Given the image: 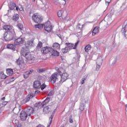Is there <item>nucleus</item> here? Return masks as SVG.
<instances>
[{"label":"nucleus","instance_id":"1","mask_svg":"<svg viewBox=\"0 0 127 127\" xmlns=\"http://www.w3.org/2000/svg\"><path fill=\"white\" fill-rule=\"evenodd\" d=\"M57 72L61 77V81L62 83H64V82H65L67 79H68V77L69 76V75L67 74V73L64 72L65 69L63 68V67H60L58 69Z\"/></svg>","mask_w":127,"mask_h":127},{"label":"nucleus","instance_id":"2","mask_svg":"<svg viewBox=\"0 0 127 127\" xmlns=\"http://www.w3.org/2000/svg\"><path fill=\"white\" fill-rule=\"evenodd\" d=\"M4 39L6 42H8V41L14 39V31L8 32L7 34L6 32H5L4 34Z\"/></svg>","mask_w":127,"mask_h":127},{"label":"nucleus","instance_id":"3","mask_svg":"<svg viewBox=\"0 0 127 127\" xmlns=\"http://www.w3.org/2000/svg\"><path fill=\"white\" fill-rule=\"evenodd\" d=\"M32 20L34 21L36 23H41L42 20H43V18L40 15H38L34 14L32 17Z\"/></svg>","mask_w":127,"mask_h":127},{"label":"nucleus","instance_id":"4","mask_svg":"<svg viewBox=\"0 0 127 127\" xmlns=\"http://www.w3.org/2000/svg\"><path fill=\"white\" fill-rule=\"evenodd\" d=\"M59 76V73L58 72H55L51 76V82L52 84H55L56 80H58V78L57 76Z\"/></svg>","mask_w":127,"mask_h":127},{"label":"nucleus","instance_id":"5","mask_svg":"<svg viewBox=\"0 0 127 127\" xmlns=\"http://www.w3.org/2000/svg\"><path fill=\"white\" fill-rule=\"evenodd\" d=\"M34 111L33 108L30 106L26 107L24 111L29 117L31 116V114H33Z\"/></svg>","mask_w":127,"mask_h":127},{"label":"nucleus","instance_id":"6","mask_svg":"<svg viewBox=\"0 0 127 127\" xmlns=\"http://www.w3.org/2000/svg\"><path fill=\"white\" fill-rule=\"evenodd\" d=\"M33 88L35 90H39L41 88V82L39 80H36L33 82Z\"/></svg>","mask_w":127,"mask_h":127},{"label":"nucleus","instance_id":"7","mask_svg":"<svg viewBox=\"0 0 127 127\" xmlns=\"http://www.w3.org/2000/svg\"><path fill=\"white\" fill-rule=\"evenodd\" d=\"M51 50H52V48L49 47H45L41 49L42 53L44 54H47V53H50Z\"/></svg>","mask_w":127,"mask_h":127},{"label":"nucleus","instance_id":"8","mask_svg":"<svg viewBox=\"0 0 127 127\" xmlns=\"http://www.w3.org/2000/svg\"><path fill=\"white\" fill-rule=\"evenodd\" d=\"M28 117V115L27 114L26 112L24 111H22L20 114V118L22 121H26V119Z\"/></svg>","mask_w":127,"mask_h":127},{"label":"nucleus","instance_id":"9","mask_svg":"<svg viewBox=\"0 0 127 127\" xmlns=\"http://www.w3.org/2000/svg\"><path fill=\"white\" fill-rule=\"evenodd\" d=\"M24 43V39L22 38H18L15 40L14 45H19L20 44H23Z\"/></svg>","mask_w":127,"mask_h":127},{"label":"nucleus","instance_id":"10","mask_svg":"<svg viewBox=\"0 0 127 127\" xmlns=\"http://www.w3.org/2000/svg\"><path fill=\"white\" fill-rule=\"evenodd\" d=\"M24 57H25L27 60H34V56L33 54H31L30 53H26L25 54Z\"/></svg>","mask_w":127,"mask_h":127},{"label":"nucleus","instance_id":"11","mask_svg":"<svg viewBox=\"0 0 127 127\" xmlns=\"http://www.w3.org/2000/svg\"><path fill=\"white\" fill-rule=\"evenodd\" d=\"M34 97V94L33 93H31L30 95L27 96L26 98L23 100V103L24 104H26L27 102L30 101V99H32Z\"/></svg>","mask_w":127,"mask_h":127},{"label":"nucleus","instance_id":"12","mask_svg":"<svg viewBox=\"0 0 127 127\" xmlns=\"http://www.w3.org/2000/svg\"><path fill=\"white\" fill-rule=\"evenodd\" d=\"M127 23H126V22L124 23V25H123V28L121 30V32L122 34H123L125 36V37L126 38H127V35H126V32H127Z\"/></svg>","mask_w":127,"mask_h":127},{"label":"nucleus","instance_id":"13","mask_svg":"<svg viewBox=\"0 0 127 127\" xmlns=\"http://www.w3.org/2000/svg\"><path fill=\"white\" fill-rule=\"evenodd\" d=\"M51 106H48L45 107L43 109V113L44 115H46V114H49L50 112H51Z\"/></svg>","mask_w":127,"mask_h":127},{"label":"nucleus","instance_id":"14","mask_svg":"<svg viewBox=\"0 0 127 127\" xmlns=\"http://www.w3.org/2000/svg\"><path fill=\"white\" fill-rule=\"evenodd\" d=\"M29 48H28V47H26V46L25 45V47L22 48V49L21 50V53L23 55L24 57V54L27 53V51H28V49Z\"/></svg>","mask_w":127,"mask_h":127},{"label":"nucleus","instance_id":"15","mask_svg":"<svg viewBox=\"0 0 127 127\" xmlns=\"http://www.w3.org/2000/svg\"><path fill=\"white\" fill-rule=\"evenodd\" d=\"M50 53L53 56H59L60 53L58 52L57 51L54 50L52 48L51 50Z\"/></svg>","mask_w":127,"mask_h":127},{"label":"nucleus","instance_id":"16","mask_svg":"<svg viewBox=\"0 0 127 127\" xmlns=\"http://www.w3.org/2000/svg\"><path fill=\"white\" fill-rule=\"evenodd\" d=\"M15 7H16V4H15V3L11 2L9 5V8L10 10H14Z\"/></svg>","mask_w":127,"mask_h":127},{"label":"nucleus","instance_id":"17","mask_svg":"<svg viewBox=\"0 0 127 127\" xmlns=\"http://www.w3.org/2000/svg\"><path fill=\"white\" fill-rule=\"evenodd\" d=\"M35 107L37 108H44V104L41 102H39L38 103H35Z\"/></svg>","mask_w":127,"mask_h":127},{"label":"nucleus","instance_id":"18","mask_svg":"<svg viewBox=\"0 0 127 127\" xmlns=\"http://www.w3.org/2000/svg\"><path fill=\"white\" fill-rule=\"evenodd\" d=\"M96 64L98 65H102L103 64V58L99 57L97 60Z\"/></svg>","mask_w":127,"mask_h":127},{"label":"nucleus","instance_id":"19","mask_svg":"<svg viewBox=\"0 0 127 127\" xmlns=\"http://www.w3.org/2000/svg\"><path fill=\"white\" fill-rule=\"evenodd\" d=\"M6 71L7 75H9V76H12V74H13V69L8 68V69H6Z\"/></svg>","mask_w":127,"mask_h":127},{"label":"nucleus","instance_id":"20","mask_svg":"<svg viewBox=\"0 0 127 127\" xmlns=\"http://www.w3.org/2000/svg\"><path fill=\"white\" fill-rule=\"evenodd\" d=\"M99 32V26L95 27L92 31V35L95 36Z\"/></svg>","mask_w":127,"mask_h":127},{"label":"nucleus","instance_id":"21","mask_svg":"<svg viewBox=\"0 0 127 127\" xmlns=\"http://www.w3.org/2000/svg\"><path fill=\"white\" fill-rule=\"evenodd\" d=\"M65 45L67 46V48H68V49H74V44L66 43Z\"/></svg>","mask_w":127,"mask_h":127},{"label":"nucleus","instance_id":"22","mask_svg":"<svg viewBox=\"0 0 127 127\" xmlns=\"http://www.w3.org/2000/svg\"><path fill=\"white\" fill-rule=\"evenodd\" d=\"M6 48L8 49H11V50H14V49H15V46L13 44H8L6 46Z\"/></svg>","mask_w":127,"mask_h":127},{"label":"nucleus","instance_id":"23","mask_svg":"<svg viewBox=\"0 0 127 127\" xmlns=\"http://www.w3.org/2000/svg\"><path fill=\"white\" fill-rule=\"evenodd\" d=\"M87 78H88V74L84 75L82 77V78L81 79V80L80 81V83H81V84H82V85H83L85 83V81H86V80H87Z\"/></svg>","mask_w":127,"mask_h":127},{"label":"nucleus","instance_id":"24","mask_svg":"<svg viewBox=\"0 0 127 127\" xmlns=\"http://www.w3.org/2000/svg\"><path fill=\"white\" fill-rule=\"evenodd\" d=\"M15 63H16L17 65L19 66L21 64V63H23V60H22V59L19 58L18 59H17L15 62Z\"/></svg>","mask_w":127,"mask_h":127},{"label":"nucleus","instance_id":"25","mask_svg":"<svg viewBox=\"0 0 127 127\" xmlns=\"http://www.w3.org/2000/svg\"><path fill=\"white\" fill-rule=\"evenodd\" d=\"M38 6H39L40 8H41L42 9L43 8H44V7H45V4H44L43 1L41 0Z\"/></svg>","mask_w":127,"mask_h":127},{"label":"nucleus","instance_id":"26","mask_svg":"<svg viewBox=\"0 0 127 127\" xmlns=\"http://www.w3.org/2000/svg\"><path fill=\"white\" fill-rule=\"evenodd\" d=\"M44 26V24H38L37 25H35V28H38V29H42Z\"/></svg>","mask_w":127,"mask_h":127},{"label":"nucleus","instance_id":"27","mask_svg":"<svg viewBox=\"0 0 127 127\" xmlns=\"http://www.w3.org/2000/svg\"><path fill=\"white\" fill-rule=\"evenodd\" d=\"M62 17L63 19H64V20H65V19H67V12L66 11H63Z\"/></svg>","mask_w":127,"mask_h":127},{"label":"nucleus","instance_id":"28","mask_svg":"<svg viewBox=\"0 0 127 127\" xmlns=\"http://www.w3.org/2000/svg\"><path fill=\"white\" fill-rule=\"evenodd\" d=\"M91 48H92L91 45H86L85 47V52H89V51H90V50H91Z\"/></svg>","mask_w":127,"mask_h":127},{"label":"nucleus","instance_id":"29","mask_svg":"<svg viewBox=\"0 0 127 127\" xmlns=\"http://www.w3.org/2000/svg\"><path fill=\"white\" fill-rule=\"evenodd\" d=\"M33 44V41H28L25 43V46L26 47H28L29 48V46H32Z\"/></svg>","mask_w":127,"mask_h":127},{"label":"nucleus","instance_id":"30","mask_svg":"<svg viewBox=\"0 0 127 127\" xmlns=\"http://www.w3.org/2000/svg\"><path fill=\"white\" fill-rule=\"evenodd\" d=\"M53 47H54V48H55V49H59L60 50V45L58 43H55L53 44Z\"/></svg>","mask_w":127,"mask_h":127},{"label":"nucleus","instance_id":"31","mask_svg":"<svg viewBox=\"0 0 127 127\" xmlns=\"http://www.w3.org/2000/svg\"><path fill=\"white\" fill-rule=\"evenodd\" d=\"M52 27V25L51 24V22L50 21H48L46 22L44 28L45 27Z\"/></svg>","mask_w":127,"mask_h":127},{"label":"nucleus","instance_id":"32","mask_svg":"<svg viewBox=\"0 0 127 127\" xmlns=\"http://www.w3.org/2000/svg\"><path fill=\"white\" fill-rule=\"evenodd\" d=\"M46 71V69L44 68H38L37 69V72L39 73H44V72Z\"/></svg>","mask_w":127,"mask_h":127},{"label":"nucleus","instance_id":"33","mask_svg":"<svg viewBox=\"0 0 127 127\" xmlns=\"http://www.w3.org/2000/svg\"><path fill=\"white\" fill-rule=\"evenodd\" d=\"M50 101V98L49 97H47V98L42 102L43 104L45 106L46 104H48L49 102Z\"/></svg>","mask_w":127,"mask_h":127},{"label":"nucleus","instance_id":"34","mask_svg":"<svg viewBox=\"0 0 127 127\" xmlns=\"http://www.w3.org/2000/svg\"><path fill=\"white\" fill-rule=\"evenodd\" d=\"M19 19V16L18 15V14L14 15L12 17V19H13V20H14V21H17V20H18Z\"/></svg>","mask_w":127,"mask_h":127},{"label":"nucleus","instance_id":"35","mask_svg":"<svg viewBox=\"0 0 127 127\" xmlns=\"http://www.w3.org/2000/svg\"><path fill=\"white\" fill-rule=\"evenodd\" d=\"M3 28L4 30H11V27H10L9 25H4L3 27Z\"/></svg>","mask_w":127,"mask_h":127},{"label":"nucleus","instance_id":"36","mask_svg":"<svg viewBox=\"0 0 127 127\" xmlns=\"http://www.w3.org/2000/svg\"><path fill=\"white\" fill-rule=\"evenodd\" d=\"M45 30L47 31V32H51V31L52 30V27H46L44 28Z\"/></svg>","mask_w":127,"mask_h":127},{"label":"nucleus","instance_id":"37","mask_svg":"<svg viewBox=\"0 0 127 127\" xmlns=\"http://www.w3.org/2000/svg\"><path fill=\"white\" fill-rule=\"evenodd\" d=\"M14 79V77H10L8 80H7L6 81V82L7 83V84H9V83H11V82H13V81H14V79Z\"/></svg>","mask_w":127,"mask_h":127},{"label":"nucleus","instance_id":"38","mask_svg":"<svg viewBox=\"0 0 127 127\" xmlns=\"http://www.w3.org/2000/svg\"><path fill=\"white\" fill-rule=\"evenodd\" d=\"M87 103H88V100L85 99H82L80 104L83 105L85 106V105H86V104H87Z\"/></svg>","mask_w":127,"mask_h":127},{"label":"nucleus","instance_id":"39","mask_svg":"<svg viewBox=\"0 0 127 127\" xmlns=\"http://www.w3.org/2000/svg\"><path fill=\"white\" fill-rule=\"evenodd\" d=\"M53 117H54V115L52 114L51 117L49 118V120L50 121V122L49 123V125L47 126V127H50V126H51V124L52 123V119H53Z\"/></svg>","mask_w":127,"mask_h":127},{"label":"nucleus","instance_id":"40","mask_svg":"<svg viewBox=\"0 0 127 127\" xmlns=\"http://www.w3.org/2000/svg\"><path fill=\"white\" fill-rule=\"evenodd\" d=\"M6 77H7V76L4 74L3 72H1L0 73V77L1 79H6Z\"/></svg>","mask_w":127,"mask_h":127},{"label":"nucleus","instance_id":"41","mask_svg":"<svg viewBox=\"0 0 127 127\" xmlns=\"http://www.w3.org/2000/svg\"><path fill=\"white\" fill-rule=\"evenodd\" d=\"M17 26L19 30H22V28H23V25L21 23H19L17 24Z\"/></svg>","mask_w":127,"mask_h":127},{"label":"nucleus","instance_id":"42","mask_svg":"<svg viewBox=\"0 0 127 127\" xmlns=\"http://www.w3.org/2000/svg\"><path fill=\"white\" fill-rule=\"evenodd\" d=\"M23 77L24 78V79H27V78H28V77H29V74L28 73V72H25L23 74Z\"/></svg>","mask_w":127,"mask_h":127},{"label":"nucleus","instance_id":"43","mask_svg":"<svg viewBox=\"0 0 127 127\" xmlns=\"http://www.w3.org/2000/svg\"><path fill=\"white\" fill-rule=\"evenodd\" d=\"M42 43L41 42H39L37 45V49H40L41 47H42Z\"/></svg>","mask_w":127,"mask_h":127},{"label":"nucleus","instance_id":"44","mask_svg":"<svg viewBox=\"0 0 127 127\" xmlns=\"http://www.w3.org/2000/svg\"><path fill=\"white\" fill-rule=\"evenodd\" d=\"M84 107H85V105H84L83 104H80V107H79V110H80L81 113H82V112H83V111H84Z\"/></svg>","mask_w":127,"mask_h":127},{"label":"nucleus","instance_id":"45","mask_svg":"<svg viewBox=\"0 0 127 127\" xmlns=\"http://www.w3.org/2000/svg\"><path fill=\"white\" fill-rule=\"evenodd\" d=\"M62 51L63 53H67L68 52V47H65L64 49H62Z\"/></svg>","mask_w":127,"mask_h":127},{"label":"nucleus","instance_id":"46","mask_svg":"<svg viewBox=\"0 0 127 127\" xmlns=\"http://www.w3.org/2000/svg\"><path fill=\"white\" fill-rule=\"evenodd\" d=\"M47 86L45 84L43 83V84L41 85V87H40V89H41L42 91H43V90L45 89V88H46Z\"/></svg>","mask_w":127,"mask_h":127},{"label":"nucleus","instance_id":"47","mask_svg":"<svg viewBox=\"0 0 127 127\" xmlns=\"http://www.w3.org/2000/svg\"><path fill=\"white\" fill-rule=\"evenodd\" d=\"M63 11H64L61 10V11H59L58 12V15L59 17H62V14L63 13Z\"/></svg>","mask_w":127,"mask_h":127},{"label":"nucleus","instance_id":"48","mask_svg":"<svg viewBox=\"0 0 127 127\" xmlns=\"http://www.w3.org/2000/svg\"><path fill=\"white\" fill-rule=\"evenodd\" d=\"M101 66H102V65L98 64H96V71H99V70H100V68H101Z\"/></svg>","mask_w":127,"mask_h":127},{"label":"nucleus","instance_id":"49","mask_svg":"<svg viewBox=\"0 0 127 127\" xmlns=\"http://www.w3.org/2000/svg\"><path fill=\"white\" fill-rule=\"evenodd\" d=\"M79 43L80 41H77V42L75 44L73 49H76V48H77V46H78V45L79 44Z\"/></svg>","mask_w":127,"mask_h":127},{"label":"nucleus","instance_id":"50","mask_svg":"<svg viewBox=\"0 0 127 127\" xmlns=\"http://www.w3.org/2000/svg\"><path fill=\"white\" fill-rule=\"evenodd\" d=\"M69 121V123H70L71 124L73 123V116H72V115L70 116Z\"/></svg>","mask_w":127,"mask_h":127},{"label":"nucleus","instance_id":"51","mask_svg":"<svg viewBox=\"0 0 127 127\" xmlns=\"http://www.w3.org/2000/svg\"><path fill=\"white\" fill-rule=\"evenodd\" d=\"M27 72H28V73H29V75H31V74L34 72V70L33 69H31Z\"/></svg>","mask_w":127,"mask_h":127},{"label":"nucleus","instance_id":"52","mask_svg":"<svg viewBox=\"0 0 127 127\" xmlns=\"http://www.w3.org/2000/svg\"><path fill=\"white\" fill-rule=\"evenodd\" d=\"M80 26H81V24H80V23H78V25L76 26V29H78V30H81V27H80Z\"/></svg>","mask_w":127,"mask_h":127},{"label":"nucleus","instance_id":"53","mask_svg":"<svg viewBox=\"0 0 127 127\" xmlns=\"http://www.w3.org/2000/svg\"><path fill=\"white\" fill-rule=\"evenodd\" d=\"M105 0V2L106 3H108V5L109 4H110V3H111V2L112 1V0Z\"/></svg>","mask_w":127,"mask_h":127},{"label":"nucleus","instance_id":"54","mask_svg":"<svg viewBox=\"0 0 127 127\" xmlns=\"http://www.w3.org/2000/svg\"><path fill=\"white\" fill-rule=\"evenodd\" d=\"M118 60V59L117 58H115L114 59V61H113V64H115V63H117V61Z\"/></svg>","mask_w":127,"mask_h":127},{"label":"nucleus","instance_id":"55","mask_svg":"<svg viewBox=\"0 0 127 127\" xmlns=\"http://www.w3.org/2000/svg\"><path fill=\"white\" fill-rule=\"evenodd\" d=\"M7 103H8V102H7V101H4V102H2V105L3 106H6V105H7Z\"/></svg>","mask_w":127,"mask_h":127},{"label":"nucleus","instance_id":"56","mask_svg":"<svg viewBox=\"0 0 127 127\" xmlns=\"http://www.w3.org/2000/svg\"><path fill=\"white\" fill-rule=\"evenodd\" d=\"M53 95V91H51L49 93L48 96H52Z\"/></svg>","mask_w":127,"mask_h":127},{"label":"nucleus","instance_id":"57","mask_svg":"<svg viewBox=\"0 0 127 127\" xmlns=\"http://www.w3.org/2000/svg\"><path fill=\"white\" fill-rule=\"evenodd\" d=\"M39 91H38V90H36L35 91V93H34V97H35V96H36V95H37V94H38V93H39Z\"/></svg>","mask_w":127,"mask_h":127},{"label":"nucleus","instance_id":"58","mask_svg":"<svg viewBox=\"0 0 127 127\" xmlns=\"http://www.w3.org/2000/svg\"><path fill=\"white\" fill-rule=\"evenodd\" d=\"M20 8H19L20 11H23V7L22 5H20Z\"/></svg>","mask_w":127,"mask_h":127},{"label":"nucleus","instance_id":"59","mask_svg":"<svg viewBox=\"0 0 127 127\" xmlns=\"http://www.w3.org/2000/svg\"><path fill=\"white\" fill-rule=\"evenodd\" d=\"M19 9V7L18 6H16V10H17V11H18Z\"/></svg>","mask_w":127,"mask_h":127},{"label":"nucleus","instance_id":"60","mask_svg":"<svg viewBox=\"0 0 127 127\" xmlns=\"http://www.w3.org/2000/svg\"><path fill=\"white\" fill-rule=\"evenodd\" d=\"M58 35V36L61 39H62V37H61V34H58L57 35Z\"/></svg>","mask_w":127,"mask_h":127},{"label":"nucleus","instance_id":"61","mask_svg":"<svg viewBox=\"0 0 127 127\" xmlns=\"http://www.w3.org/2000/svg\"><path fill=\"white\" fill-rule=\"evenodd\" d=\"M1 100H2V101L5 100V97H4L2 98L1 99Z\"/></svg>","mask_w":127,"mask_h":127},{"label":"nucleus","instance_id":"62","mask_svg":"<svg viewBox=\"0 0 127 127\" xmlns=\"http://www.w3.org/2000/svg\"><path fill=\"white\" fill-rule=\"evenodd\" d=\"M56 112V109H55L54 110V113H53V115H54V114H55V112Z\"/></svg>","mask_w":127,"mask_h":127},{"label":"nucleus","instance_id":"63","mask_svg":"<svg viewBox=\"0 0 127 127\" xmlns=\"http://www.w3.org/2000/svg\"><path fill=\"white\" fill-rule=\"evenodd\" d=\"M36 0H33V2H35Z\"/></svg>","mask_w":127,"mask_h":127},{"label":"nucleus","instance_id":"64","mask_svg":"<svg viewBox=\"0 0 127 127\" xmlns=\"http://www.w3.org/2000/svg\"><path fill=\"white\" fill-rule=\"evenodd\" d=\"M126 108H127V105H126Z\"/></svg>","mask_w":127,"mask_h":127}]
</instances>
